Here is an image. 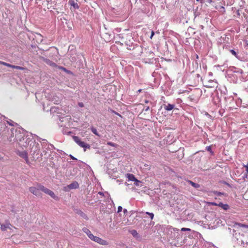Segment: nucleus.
Here are the masks:
<instances>
[{
  "mask_svg": "<svg viewBox=\"0 0 248 248\" xmlns=\"http://www.w3.org/2000/svg\"><path fill=\"white\" fill-rule=\"evenodd\" d=\"M73 139L80 147L84 148V151H86L87 148H90V145L89 144L82 141L78 137L74 136H73Z\"/></svg>",
  "mask_w": 248,
  "mask_h": 248,
  "instance_id": "obj_1",
  "label": "nucleus"
},
{
  "mask_svg": "<svg viewBox=\"0 0 248 248\" xmlns=\"http://www.w3.org/2000/svg\"><path fill=\"white\" fill-rule=\"evenodd\" d=\"M39 188L40 190L44 192L45 193L49 195L54 199H58V197H57L54 193L50 190V189L45 187L44 186L41 185H39Z\"/></svg>",
  "mask_w": 248,
  "mask_h": 248,
  "instance_id": "obj_2",
  "label": "nucleus"
},
{
  "mask_svg": "<svg viewBox=\"0 0 248 248\" xmlns=\"http://www.w3.org/2000/svg\"><path fill=\"white\" fill-rule=\"evenodd\" d=\"M39 188L40 190L44 192L45 193L49 195L54 199H58V197H57L54 193L50 190V189L45 187L44 186L41 185H39Z\"/></svg>",
  "mask_w": 248,
  "mask_h": 248,
  "instance_id": "obj_3",
  "label": "nucleus"
},
{
  "mask_svg": "<svg viewBox=\"0 0 248 248\" xmlns=\"http://www.w3.org/2000/svg\"><path fill=\"white\" fill-rule=\"evenodd\" d=\"M90 239L92 240H93L100 245L106 246L108 244V243L107 241L102 239V238H101L99 237L94 236L93 235V236H91V237Z\"/></svg>",
  "mask_w": 248,
  "mask_h": 248,
  "instance_id": "obj_4",
  "label": "nucleus"
},
{
  "mask_svg": "<svg viewBox=\"0 0 248 248\" xmlns=\"http://www.w3.org/2000/svg\"><path fill=\"white\" fill-rule=\"evenodd\" d=\"M78 186V183L77 181H74L67 186H64L63 187V190L66 192L69 191L71 189H77Z\"/></svg>",
  "mask_w": 248,
  "mask_h": 248,
  "instance_id": "obj_5",
  "label": "nucleus"
},
{
  "mask_svg": "<svg viewBox=\"0 0 248 248\" xmlns=\"http://www.w3.org/2000/svg\"><path fill=\"white\" fill-rule=\"evenodd\" d=\"M40 189L39 188V185H38L37 187L35 186H31L29 188V191L32 193L33 195L36 196H40V193L39 192Z\"/></svg>",
  "mask_w": 248,
  "mask_h": 248,
  "instance_id": "obj_6",
  "label": "nucleus"
},
{
  "mask_svg": "<svg viewBox=\"0 0 248 248\" xmlns=\"http://www.w3.org/2000/svg\"><path fill=\"white\" fill-rule=\"evenodd\" d=\"M19 155L23 158H24L27 163H29V161L28 159V154L26 152L23 151L20 152L19 154Z\"/></svg>",
  "mask_w": 248,
  "mask_h": 248,
  "instance_id": "obj_7",
  "label": "nucleus"
},
{
  "mask_svg": "<svg viewBox=\"0 0 248 248\" xmlns=\"http://www.w3.org/2000/svg\"><path fill=\"white\" fill-rule=\"evenodd\" d=\"M41 59L43 60V62H44L48 65H49L52 66H55L56 65V63H55L49 60V59H46L43 57H41Z\"/></svg>",
  "mask_w": 248,
  "mask_h": 248,
  "instance_id": "obj_8",
  "label": "nucleus"
},
{
  "mask_svg": "<svg viewBox=\"0 0 248 248\" xmlns=\"http://www.w3.org/2000/svg\"><path fill=\"white\" fill-rule=\"evenodd\" d=\"M126 177L127 178H128L129 181L139 182V180L136 178L133 174L127 173L126 174Z\"/></svg>",
  "mask_w": 248,
  "mask_h": 248,
  "instance_id": "obj_9",
  "label": "nucleus"
},
{
  "mask_svg": "<svg viewBox=\"0 0 248 248\" xmlns=\"http://www.w3.org/2000/svg\"><path fill=\"white\" fill-rule=\"evenodd\" d=\"M10 226H11L10 223H8L6 224H1L0 226V229L2 231H5L7 229H10Z\"/></svg>",
  "mask_w": 248,
  "mask_h": 248,
  "instance_id": "obj_10",
  "label": "nucleus"
},
{
  "mask_svg": "<svg viewBox=\"0 0 248 248\" xmlns=\"http://www.w3.org/2000/svg\"><path fill=\"white\" fill-rule=\"evenodd\" d=\"M82 231L84 232H85L89 237V238H91V236H93V234L87 228H83L82 229Z\"/></svg>",
  "mask_w": 248,
  "mask_h": 248,
  "instance_id": "obj_11",
  "label": "nucleus"
},
{
  "mask_svg": "<svg viewBox=\"0 0 248 248\" xmlns=\"http://www.w3.org/2000/svg\"><path fill=\"white\" fill-rule=\"evenodd\" d=\"M217 206L220 207L224 210H227L229 208V206L227 204H223L222 202L218 203Z\"/></svg>",
  "mask_w": 248,
  "mask_h": 248,
  "instance_id": "obj_12",
  "label": "nucleus"
},
{
  "mask_svg": "<svg viewBox=\"0 0 248 248\" xmlns=\"http://www.w3.org/2000/svg\"><path fill=\"white\" fill-rule=\"evenodd\" d=\"M164 109L166 110L170 111V110H172V109L174 108V105H172V104H168L167 105H164Z\"/></svg>",
  "mask_w": 248,
  "mask_h": 248,
  "instance_id": "obj_13",
  "label": "nucleus"
},
{
  "mask_svg": "<svg viewBox=\"0 0 248 248\" xmlns=\"http://www.w3.org/2000/svg\"><path fill=\"white\" fill-rule=\"evenodd\" d=\"M188 183L194 187L195 188H199L200 187V185L195 183H194L193 182L191 181H188Z\"/></svg>",
  "mask_w": 248,
  "mask_h": 248,
  "instance_id": "obj_14",
  "label": "nucleus"
},
{
  "mask_svg": "<svg viewBox=\"0 0 248 248\" xmlns=\"http://www.w3.org/2000/svg\"><path fill=\"white\" fill-rule=\"evenodd\" d=\"M0 64H2L5 66H6L9 67H11V68H12V66H13V65H11L9 63H6L4 62H1V61H0Z\"/></svg>",
  "mask_w": 248,
  "mask_h": 248,
  "instance_id": "obj_15",
  "label": "nucleus"
},
{
  "mask_svg": "<svg viewBox=\"0 0 248 248\" xmlns=\"http://www.w3.org/2000/svg\"><path fill=\"white\" fill-rule=\"evenodd\" d=\"M91 129L92 132L93 134H94L96 136H99V135L98 134L97 131L95 128L92 127Z\"/></svg>",
  "mask_w": 248,
  "mask_h": 248,
  "instance_id": "obj_16",
  "label": "nucleus"
},
{
  "mask_svg": "<svg viewBox=\"0 0 248 248\" xmlns=\"http://www.w3.org/2000/svg\"><path fill=\"white\" fill-rule=\"evenodd\" d=\"M12 68H14V69H18V70H22L26 69V68H24V67H23L21 66H16V65H13V66H12Z\"/></svg>",
  "mask_w": 248,
  "mask_h": 248,
  "instance_id": "obj_17",
  "label": "nucleus"
},
{
  "mask_svg": "<svg viewBox=\"0 0 248 248\" xmlns=\"http://www.w3.org/2000/svg\"><path fill=\"white\" fill-rule=\"evenodd\" d=\"M230 52L234 55L236 58L238 59V56L237 55V52L233 49L230 50Z\"/></svg>",
  "mask_w": 248,
  "mask_h": 248,
  "instance_id": "obj_18",
  "label": "nucleus"
},
{
  "mask_svg": "<svg viewBox=\"0 0 248 248\" xmlns=\"http://www.w3.org/2000/svg\"><path fill=\"white\" fill-rule=\"evenodd\" d=\"M107 145H110L111 146L114 147H116L118 146V144H117L115 143L112 142H108Z\"/></svg>",
  "mask_w": 248,
  "mask_h": 248,
  "instance_id": "obj_19",
  "label": "nucleus"
},
{
  "mask_svg": "<svg viewBox=\"0 0 248 248\" xmlns=\"http://www.w3.org/2000/svg\"><path fill=\"white\" fill-rule=\"evenodd\" d=\"M207 204H208V205L217 206L218 203H217L214 202H207Z\"/></svg>",
  "mask_w": 248,
  "mask_h": 248,
  "instance_id": "obj_20",
  "label": "nucleus"
},
{
  "mask_svg": "<svg viewBox=\"0 0 248 248\" xmlns=\"http://www.w3.org/2000/svg\"><path fill=\"white\" fill-rule=\"evenodd\" d=\"M146 214L150 216L151 219H153L154 218V215L153 213L147 212H146Z\"/></svg>",
  "mask_w": 248,
  "mask_h": 248,
  "instance_id": "obj_21",
  "label": "nucleus"
},
{
  "mask_svg": "<svg viewBox=\"0 0 248 248\" xmlns=\"http://www.w3.org/2000/svg\"><path fill=\"white\" fill-rule=\"evenodd\" d=\"M182 231H190L191 230L189 228H182L181 229Z\"/></svg>",
  "mask_w": 248,
  "mask_h": 248,
  "instance_id": "obj_22",
  "label": "nucleus"
},
{
  "mask_svg": "<svg viewBox=\"0 0 248 248\" xmlns=\"http://www.w3.org/2000/svg\"><path fill=\"white\" fill-rule=\"evenodd\" d=\"M244 167L246 168L247 173H248V163L246 165H244Z\"/></svg>",
  "mask_w": 248,
  "mask_h": 248,
  "instance_id": "obj_23",
  "label": "nucleus"
},
{
  "mask_svg": "<svg viewBox=\"0 0 248 248\" xmlns=\"http://www.w3.org/2000/svg\"><path fill=\"white\" fill-rule=\"evenodd\" d=\"M135 183H134V185L136 186H139V183H140V181L139 180V182H137V181H134Z\"/></svg>",
  "mask_w": 248,
  "mask_h": 248,
  "instance_id": "obj_24",
  "label": "nucleus"
},
{
  "mask_svg": "<svg viewBox=\"0 0 248 248\" xmlns=\"http://www.w3.org/2000/svg\"><path fill=\"white\" fill-rule=\"evenodd\" d=\"M123 208H122V207L121 206H119L118 208V212L119 213V212H121Z\"/></svg>",
  "mask_w": 248,
  "mask_h": 248,
  "instance_id": "obj_25",
  "label": "nucleus"
},
{
  "mask_svg": "<svg viewBox=\"0 0 248 248\" xmlns=\"http://www.w3.org/2000/svg\"><path fill=\"white\" fill-rule=\"evenodd\" d=\"M78 106L81 107V108H82L84 107V104L82 102H79L78 103Z\"/></svg>",
  "mask_w": 248,
  "mask_h": 248,
  "instance_id": "obj_26",
  "label": "nucleus"
},
{
  "mask_svg": "<svg viewBox=\"0 0 248 248\" xmlns=\"http://www.w3.org/2000/svg\"><path fill=\"white\" fill-rule=\"evenodd\" d=\"M155 34V33H154V31H152L151 32V36H150V38L152 39L153 36Z\"/></svg>",
  "mask_w": 248,
  "mask_h": 248,
  "instance_id": "obj_27",
  "label": "nucleus"
},
{
  "mask_svg": "<svg viewBox=\"0 0 248 248\" xmlns=\"http://www.w3.org/2000/svg\"><path fill=\"white\" fill-rule=\"evenodd\" d=\"M73 2V5L74 7H77V8H78V4H75L74 3V1H72Z\"/></svg>",
  "mask_w": 248,
  "mask_h": 248,
  "instance_id": "obj_28",
  "label": "nucleus"
},
{
  "mask_svg": "<svg viewBox=\"0 0 248 248\" xmlns=\"http://www.w3.org/2000/svg\"><path fill=\"white\" fill-rule=\"evenodd\" d=\"M245 44H246V46H248V40H246L245 41Z\"/></svg>",
  "mask_w": 248,
  "mask_h": 248,
  "instance_id": "obj_29",
  "label": "nucleus"
},
{
  "mask_svg": "<svg viewBox=\"0 0 248 248\" xmlns=\"http://www.w3.org/2000/svg\"><path fill=\"white\" fill-rule=\"evenodd\" d=\"M132 232H133L132 233V234H135V233H136V232H136V231L135 230H133V231H132Z\"/></svg>",
  "mask_w": 248,
  "mask_h": 248,
  "instance_id": "obj_30",
  "label": "nucleus"
},
{
  "mask_svg": "<svg viewBox=\"0 0 248 248\" xmlns=\"http://www.w3.org/2000/svg\"><path fill=\"white\" fill-rule=\"evenodd\" d=\"M210 150H211L210 147H208V151H210Z\"/></svg>",
  "mask_w": 248,
  "mask_h": 248,
  "instance_id": "obj_31",
  "label": "nucleus"
},
{
  "mask_svg": "<svg viewBox=\"0 0 248 248\" xmlns=\"http://www.w3.org/2000/svg\"><path fill=\"white\" fill-rule=\"evenodd\" d=\"M141 92V89H140L138 90V92L140 93Z\"/></svg>",
  "mask_w": 248,
  "mask_h": 248,
  "instance_id": "obj_32",
  "label": "nucleus"
},
{
  "mask_svg": "<svg viewBox=\"0 0 248 248\" xmlns=\"http://www.w3.org/2000/svg\"><path fill=\"white\" fill-rule=\"evenodd\" d=\"M115 113H116L117 115H119L120 116H121V115H120L118 113H117V112H115Z\"/></svg>",
  "mask_w": 248,
  "mask_h": 248,
  "instance_id": "obj_33",
  "label": "nucleus"
},
{
  "mask_svg": "<svg viewBox=\"0 0 248 248\" xmlns=\"http://www.w3.org/2000/svg\"><path fill=\"white\" fill-rule=\"evenodd\" d=\"M39 36H40L41 37H42V35L40 34H37Z\"/></svg>",
  "mask_w": 248,
  "mask_h": 248,
  "instance_id": "obj_34",
  "label": "nucleus"
},
{
  "mask_svg": "<svg viewBox=\"0 0 248 248\" xmlns=\"http://www.w3.org/2000/svg\"><path fill=\"white\" fill-rule=\"evenodd\" d=\"M198 58H199V57H198V56L197 55H196V58H197V59H198Z\"/></svg>",
  "mask_w": 248,
  "mask_h": 248,
  "instance_id": "obj_35",
  "label": "nucleus"
}]
</instances>
